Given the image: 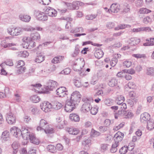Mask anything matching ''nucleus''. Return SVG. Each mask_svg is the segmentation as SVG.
<instances>
[{
	"mask_svg": "<svg viewBox=\"0 0 154 154\" xmlns=\"http://www.w3.org/2000/svg\"><path fill=\"white\" fill-rule=\"evenodd\" d=\"M151 12L150 10L146 8H142L139 9L138 13L140 14H147Z\"/></svg>",
	"mask_w": 154,
	"mask_h": 154,
	"instance_id": "nucleus-33",
	"label": "nucleus"
},
{
	"mask_svg": "<svg viewBox=\"0 0 154 154\" xmlns=\"http://www.w3.org/2000/svg\"><path fill=\"white\" fill-rule=\"evenodd\" d=\"M19 146V143L17 142H14L11 145L13 149H18Z\"/></svg>",
	"mask_w": 154,
	"mask_h": 154,
	"instance_id": "nucleus-59",
	"label": "nucleus"
},
{
	"mask_svg": "<svg viewBox=\"0 0 154 154\" xmlns=\"http://www.w3.org/2000/svg\"><path fill=\"white\" fill-rule=\"evenodd\" d=\"M31 37L32 40H37L38 39V34L37 32L33 33L31 34Z\"/></svg>",
	"mask_w": 154,
	"mask_h": 154,
	"instance_id": "nucleus-51",
	"label": "nucleus"
},
{
	"mask_svg": "<svg viewBox=\"0 0 154 154\" xmlns=\"http://www.w3.org/2000/svg\"><path fill=\"white\" fill-rule=\"evenodd\" d=\"M25 65L24 62L22 60H19L18 61L17 66L18 67H23Z\"/></svg>",
	"mask_w": 154,
	"mask_h": 154,
	"instance_id": "nucleus-64",
	"label": "nucleus"
},
{
	"mask_svg": "<svg viewBox=\"0 0 154 154\" xmlns=\"http://www.w3.org/2000/svg\"><path fill=\"white\" fill-rule=\"evenodd\" d=\"M106 26L108 29H110L113 28L115 26V24L113 22H108L106 24Z\"/></svg>",
	"mask_w": 154,
	"mask_h": 154,
	"instance_id": "nucleus-40",
	"label": "nucleus"
},
{
	"mask_svg": "<svg viewBox=\"0 0 154 154\" xmlns=\"http://www.w3.org/2000/svg\"><path fill=\"white\" fill-rule=\"evenodd\" d=\"M10 131L11 134L16 137H21V135L29 132L28 130L25 128H22L21 130L15 126L11 128Z\"/></svg>",
	"mask_w": 154,
	"mask_h": 154,
	"instance_id": "nucleus-1",
	"label": "nucleus"
},
{
	"mask_svg": "<svg viewBox=\"0 0 154 154\" xmlns=\"http://www.w3.org/2000/svg\"><path fill=\"white\" fill-rule=\"evenodd\" d=\"M128 149L125 146H124L120 149L119 152L121 154H125L128 151Z\"/></svg>",
	"mask_w": 154,
	"mask_h": 154,
	"instance_id": "nucleus-41",
	"label": "nucleus"
},
{
	"mask_svg": "<svg viewBox=\"0 0 154 154\" xmlns=\"http://www.w3.org/2000/svg\"><path fill=\"white\" fill-rule=\"evenodd\" d=\"M64 58L63 56H57L55 57L51 60V62L53 63L56 64L60 63Z\"/></svg>",
	"mask_w": 154,
	"mask_h": 154,
	"instance_id": "nucleus-20",
	"label": "nucleus"
},
{
	"mask_svg": "<svg viewBox=\"0 0 154 154\" xmlns=\"http://www.w3.org/2000/svg\"><path fill=\"white\" fill-rule=\"evenodd\" d=\"M124 134L120 131H118L114 136V140L115 142H118V144H119V142H121L123 139L124 137Z\"/></svg>",
	"mask_w": 154,
	"mask_h": 154,
	"instance_id": "nucleus-12",
	"label": "nucleus"
},
{
	"mask_svg": "<svg viewBox=\"0 0 154 154\" xmlns=\"http://www.w3.org/2000/svg\"><path fill=\"white\" fill-rule=\"evenodd\" d=\"M62 105L61 103L58 102L56 103L55 105H54V108L57 110L60 109L62 107Z\"/></svg>",
	"mask_w": 154,
	"mask_h": 154,
	"instance_id": "nucleus-52",
	"label": "nucleus"
},
{
	"mask_svg": "<svg viewBox=\"0 0 154 154\" xmlns=\"http://www.w3.org/2000/svg\"><path fill=\"white\" fill-rule=\"evenodd\" d=\"M103 53L101 49H97L96 51L95 52L94 54V55L95 57L97 59H100L103 56Z\"/></svg>",
	"mask_w": 154,
	"mask_h": 154,
	"instance_id": "nucleus-21",
	"label": "nucleus"
},
{
	"mask_svg": "<svg viewBox=\"0 0 154 154\" xmlns=\"http://www.w3.org/2000/svg\"><path fill=\"white\" fill-rule=\"evenodd\" d=\"M100 133L97 131L92 128L91 129V136L92 137H96L100 135Z\"/></svg>",
	"mask_w": 154,
	"mask_h": 154,
	"instance_id": "nucleus-34",
	"label": "nucleus"
},
{
	"mask_svg": "<svg viewBox=\"0 0 154 154\" xmlns=\"http://www.w3.org/2000/svg\"><path fill=\"white\" fill-rule=\"evenodd\" d=\"M81 2L75 1L73 2L72 3H67L66 5L69 7V9H78L79 8V6L81 5Z\"/></svg>",
	"mask_w": 154,
	"mask_h": 154,
	"instance_id": "nucleus-10",
	"label": "nucleus"
},
{
	"mask_svg": "<svg viewBox=\"0 0 154 154\" xmlns=\"http://www.w3.org/2000/svg\"><path fill=\"white\" fill-rule=\"evenodd\" d=\"M146 74L147 75H154V69L152 67L147 68Z\"/></svg>",
	"mask_w": 154,
	"mask_h": 154,
	"instance_id": "nucleus-42",
	"label": "nucleus"
},
{
	"mask_svg": "<svg viewBox=\"0 0 154 154\" xmlns=\"http://www.w3.org/2000/svg\"><path fill=\"white\" fill-rule=\"evenodd\" d=\"M98 129L100 132H104L107 130V127L106 126H100Z\"/></svg>",
	"mask_w": 154,
	"mask_h": 154,
	"instance_id": "nucleus-58",
	"label": "nucleus"
},
{
	"mask_svg": "<svg viewBox=\"0 0 154 154\" xmlns=\"http://www.w3.org/2000/svg\"><path fill=\"white\" fill-rule=\"evenodd\" d=\"M127 85L129 88L133 89L135 88L136 85L134 82H130Z\"/></svg>",
	"mask_w": 154,
	"mask_h": 154,
	"instance_id": "nucleus-47",
	"label": "nucleus"
},
{
	"mask_svg": "<svg viewBox=\"0 0 154 154\" xmlns=\"http://www.w3.org/2000/svg\"><path fill=\"white\" fill-rule=\"evenodd\" d=\"M74 83L75 86L77 87L80 88L82 86L81 81L79 80H75L74 81Z\"/></svg>",
	"mask_w": 154,
	"mask_h": 154,
	"instance_id": "nucleus-46",
	"label": "nucleus"
},
{
	"mask_svg": "<svg viewBox=\"0 0 154 154\" xmlns=\"http://www.w3.org/2000/svg\"><path fill=\"white\" fill-rule=\"evenodd\" d=\"M55 148H56V149H57L59 151H61L63 149V147L61 144L58 143L56 145Z\"/></svg>",
	"mask_w": 154,
	"mask_h": 154,
	"instance_id": "nucleus-63",
	"label": "nucleus"
},
{
	"mask_svg": "<svg viewBox=\"0 0 154 154\" xmlns=\"http://www.w3.org/2000/svg\"><path fill=\"white\" fill-rule=\"evenodd\" d=\"M42 85L41 84L39 83V94L48 93L49 92V91L46 88V86L41 88Z\"/></svg>",
	"mask_w": 154,
	"mask_h": 154,
	"instance_id": "nucleus-28",
	"label": "nucleus"
},
{
	"mask_svg": "<svg viewBox=\"0 0 154 154\" xmlns=\"http://www.w3.org/2000/svg\"><path fill=\"white\" fill-rule=\"evenodd\" d=\"M125 100V97L122 95L118 96L116 99V102L119 105L122 104Z\"/></svg>",
	"mask_w": 154,
	"mask_h": 154,
	"instance_id": "nucleus-26",
	"label": "nucleus"
},
{
	"mask_svg": "<svg viewBox=\"0 0 154 154\" xmlns=\"http://www.w3.org/2000/svg\"><path fill=\"white\" fill-rule=\"evenodd\" d=\"M56 94L59 97H64L65 95H67L68 91L66 88L64 87H61L58 88L56 91Z\"/></svg>",
	"mask_w": 154,
	"mask_h": 154,
	"instance_id": "nucleus-6",
	"label": "nucleus"
},
{
	"mask_svg": "<svg viewBox=\"0 0 154 154\" xmlns=\"http://www.w3.org/2000/svg\"><path fill=\"white\" fill-rule=\"evenodd\" d=\"M44 131L46 134H52L54 132V130L52 128H50L49 129H47V128H46V129H45V130H44Z\"/></svg>",
	"mask_w": 154,
	"mask_h": 154,
	"instance_id": "nucleus-57",
	"label": "nucleus"
},
{
	"mask_svg": "<svg viewBox=\"0 0 154 154\" xmlns=\"http://www.w3.org/2000/svg\"><path fill=\"white\" fill-rule=\"evenodd\" d=\"M134 101L135 102H136L137 100L135 99H134L133 100L129 99L127 100V103L131 107H132L134 105Z\"/></svg>",
	"mask_w": 154,
	"mask_h": 154,
	"instance_id": "nucleus-50",
	"label": "nucleus"
},
{
	"mask_svg": "<svg viewBox=\"0 0 154 154\" xmlns=\"http://www.w3.org/2000/svg\"><path fill=\"white\" fill-rule=\"evenodd\" d=\"M79 47L78 45H76L75 51L72 54V56L73 57H76L80 52L79 50Z\"/></svg>",
	"mask_w": 154,
	"mask_h": 154,
	"instance_id": "nucleus-35",
	"label": "nucleus"
},
{
	"mask_svg": "<svg viewBox=\"0 0 154 154\" xmlns=\"http://www.w3.org/2000/svg\"><path fill=\"white\" fill-rule=\"evenodd\" d=\"M84 29L82 27H79L76 28L74 30H72L71 32V33H76L77 32H83Z\"/></svg>",
	"mask_w": 154,
	"mask_h": 154,
	"instance_id": "nucleus-38",
	"label": "nucleus"
},
{
	"mask_svg": "<svg viewBox=\"0 0 154 154\" xmlns=\"http://www.w3.org/2000/svg\"><path fill=\"white\" fill-rule=\"evenodd\" d=\"M8 33H10L11 35L17 36L21 34L22 33L21 29L20 27H16L12 28L11 29V32L8 31Z\"/></svg>",
	"mask_w": 154,
	"mask_h": 154,
	"instance_id": "nucleus-13",
	"label": "nucleus"
},
{
	"mask_svg": "<svg viewBox=\"0 0 154 154\" xmlns=\"http://www.w3.org/2000/svg\"><path fill=\"white\" fill-rule=\"evenodd\" d=\"M91 113L95 115L97 112V109L96 107H91L90 109Z\"/></svg>",
	"mask_w": 154,
	"mask_h": 154,
	"instance_id": "nucleus-54",
	"label": "nucleus"
},
{
	"mask_svg": "<svg viewBox=\"0 0 154 154\" xmlns=\"http://www.w3.org/2000/svg\"><path fill=\"white\" fill-rule=\"evenodd\" d=\"M71 71V69L69 68H67L61 71V72L62 74H63L65 75H68L70 73Z\"/></svg>",
	"mask_w": 154,
	"mask_h": 154,
	"instance_id": "nucleus-53",
	"label": "nucleus"
},
{
	"mask_svg": "<svg viewBox=\"0 0 154 154\" xmlns=\"http://www.w3.org/2000/svg\"><path fill=\"white\" fill-rule=\"evenodd\" d=\"M48 124L47 122L44 119H42L39 123V129L41 130H45Z\"/></svg>",
	"mask_w": 154,
	"mask_h": 154,
	"instance_id": "nucleus-18",
	"label": "nucleus"
},
{
	"mask_svg": "<svg viewBox=\"0 0 154 154\" xmlns=\"http://www.w3.org/2000/svg\"><path fill=\"white\" fill-rule=\"evenodd\" d=\"M46 88L49 91L55 90L58 85V83L55 81L50 80L48 82Z\"/></svg>",
	"mask_w": 154,
	"mask_h": 154,
	"instance_id": "nucleus-9",
	"label": "nucleus"
},
{
	"mask_svg": "<svg viewBox=\"0 0 154 154\" xmlns=\"http://www.w3.org/2000/svg\"><path fill=\"white\" fill-rule=\"evenodd\" d=\"M131 64L132 63L131 62L129 61H125L123 63V65L128 68L131 66Z\"/></svg>",
	"mask_w": 154,
	"mask_h": 154,
	"instance_id": "nucleus-62",
	"label": "nucleus"
},
{
	"mask_svg": "<svg viewBox=\"0 0 154 154\" xmlns=\"http://www.w3.org/2000/svg\"><path fill=\"white\" fill-rule=\"evenodd\" d=\"M31 100L34 103H37L38 101V97L37 95H34L30 98Z\"/></svg>",
	"mask_w": 154,
	"mask_h": 154,
	"instance_id": "nucleus-48",
	"label": "nucleus"
},
{
	"mask_svg": "<svg viewBox=\"0 0 154 154\" xmlns=\"http://www.w3.org/2000/svg\"><path fill=\"white\" fill-rule=\"evenodd\" d=\"M123 118L126 119L131 118L133 116V113L128 111H124L123 112Z\"/></svg>",
	"mask_w": 154,
	"mask_h": 154,
	"instance_id": "nucleus-29",
	"label": "nucleus"
},
{
	"mask_svg": "<svg viewBox=\"0 0 154 154\" xmlns=\"http://www.w3.org/2000/svg\"><path fill=\"white\" fill-rule=\"evenodd\" d=\"M124 110H119L117 112L115 113L114 116L115 119H117L119 116H121L123 117V112Z\"/></svg>",
	"mask_w": 154,
	"mask_h": 154,
	"instance_id": "nucleus-37",
	"label": "nucleus"
},
{
	"mask_svg": "<svg viewBox=\"0 0 154 154\" xmlns=\"http://www.w3.org/2000/svg\"><path fill=\"white\" fill-rule=\"evenodd\" d=\"M56 121L58 124V125L57 126V128L59 129L63 128L64 121L62 120L61 118L60 117H58L56 118Z\"/></svg>",
	"mask_w": 154,
	"mask_h": 154,
	"instance_id": "nucleus-25",
	"label": "nucleus"
},
{
	"mask_svg": "<svg viewBox=\"0 0 154 154\" xmlns=\"http://www.w3.org/2000/svg\"><path fill=\"white\" fill-rule=\"evenodd\" d=\"M91 107L90 103L89 102H85L82 105V111L86 112L90 110Z\"/></svg>",
	"mask_w": 154,
	"mask_h": 154,
	"instance_id": "nucleus-19",
	"label": "nucleus"
},
{
	"mask_svg": "<svg viewBox=\"0 0 154 154\" xmlns=\"http://www.w3.org/2000/svg\"><path fill=\"white\" fill-rule=\"evenodd\" d=\"M66 130L69 134L72 135H77L79 133V131L77 129L72 127H67Z\"/></svg>",
	"mask_w": 154,
	"mask_h": 154,
	"instance_id": "nucleus-17",
	"label": "nucleus"
},
{
	"mask_svg": "<svg viewBox=\"0 0 154 154\" xmlns=\"http://www.w3.org/2000/svg\"><path fill=\"white\" fill-rule=\"evenodd\" d=\"M115 142L112 146L111 148L110 149V152L112 153H115L116 152L117 150V147L118 146L119 144H118V142Z\"/></svg>",
	"mask_w": 154,
	"mask_h": 154,
	"instance_id": "nucleus-30",
	"label": "nucleus"
},
{
	"mask_svg": "<svg viewBox=\"0 0 154 154\" xmlns=\"http://www.w3.org/2000/svg\"><path fill=\"white\" fill-rule=\"evenodd\" d=\"M104 103L106 105L108 106H111L112 104V101L109 99H105Z\"/></svg>",
	"mask_w": 154,
	"mask_h": 154,
	"instance_id": "nucleus-61",
	"label": "nucleus"
},
{
	"mask_svg": "<svg viewBox=\"0 0 154 154\" xmlns=\"http://www.w3.org/2000/svg\"><path fill=\"white\" fill-rule=\"evenodd\" d=\"M14 99L17 102L20 101L21 100V98L20 95L18 94H15L14 95Z\"/></svg>",
	"mask_w": 154,
	"mask_h": 154,
	"instance_id": "nucleus-60",
	"label": "nucleus"
},
{
	"mask_svg": "<svg viewBox=\"0 0 154 154\" xmlns=\"http://www.w3.org/2000/svg\"><path fill=\"white\" fill-rule=\"evenodd\" d=\"M21 136L24 140L29 139L31 143L36 145L38 144V140L36 139L35 134L33 133L30 134L29 132L21 135Z\"/></svg>",
	"mask_w": 154,
	"mask_h": 154,
	"instance_id": "nucleus-4",
	"label": "nucleus"
},
{
	"mask_svg": "<svg viewBox=\"0 0 154 154\" xmlns=\"http://www.w3.org/2000/svg\"><path fill=\"white\" fill-rule=\"evenodd\" d=\"M19 18L21 20L26 22H28L30 21L31 17L29 15L20 14L19 15Z\"/></svg>",
	"mask_w": 154,
	"mask_h": 154,
	"instance_id": "nucleus-24",
	"label": "nucleus"
},
{
	"mask_svg": "<svg viewBox=\"0 0 154 154\" xmlns=\"http://www.w3.org/2000/svg\"><path fill=\"white\" fill-rule=\"evenodd\" d=\"M29 88L35 92L38 93V91L37 90L38 89V83L31 85L29 86Z\"/></svg>",
	"mask_w": 154,
	"mask_h": 154,
	"instance_id": "nucleus-32",
	"label": "nucleus"
},
{
	"mask_svg": "<svg viewBox=\"0 0 154 154\" xmlns=\"http://www.w3.org/2000/svg\"><path fill=\"white\" fill-rule=\"evenodd\" d=\"M132 56L133 57L136 58H146V56L145 54H133Z\"/></svg>",
	"mask_w": 154,
	"mask_h": 154,
	"instance_id": "nucleus-45",
	"label": "nucleus"
},
{
	"mask_svg": "<svg viewBox=\"0 0 154 154\" xmlns=\"http://www.w3.org/2000/svg\"><path fill=\"white\" fill-rule=\"evenodd\" d=\"M10 133L8 130L4 131L2 134L1 138L3 141H7L9 140Z\"/></svg>",
	"mask_w": 154,
	"mask_h": 154,
	"instance_id": "nucleus-16",
	"label": "nucleus"
},
{
	"mask_svg": "<svg viewBox=\"0 0 154 154\" xmlns=\"http://www.w3.org/2000/svg\"><path fill=\"white\" fill-rule=\"evenodd\" d=\"M91 142V141L90 139H87L83 141L82 142V144L83 146H88Z\"/></svg>",
	"mask_w": 154,
	"mask_h": 154,
	"instance_id": "nucleus-56",
	"label": "nucleus"
},
{
	"mask_svg": "<svg viewBox=\"0 0 154 154\" xmlns=\"http://www.w3.org/2000/svg\"><path fill=\"white\" fill-rule=\"evenodd\" d=\"M69 118L72 121L75 122H79L80 120L79 116L75 113L70 114L69 115Z\"/></svg>",
	"mask_w": 154,
	"mask_h": 154,
	"instance_id": "nucleus-23",
	"label": "nucleus"
},
{
	"mask_svg": "<svg viewBox=\"0 0 154 154\" xmlns=\"http://www.w3.org/2000/svg\"><path fill=\"white\" fill-rule=\"evenodd\" d=\"M76 105L70 100L67 101L65 106V110L67 112H70L75 108Z\"/></svg>",
	"mask_w": 154,
	"mask_h": 154,
	"instance_id": "nucleus-7",
	"label": "nucleus"
},
{
	"mask_svg": "<svg viewBox=\"0 0 154 154\" xmlns=\"http://www.w3.org/2000/svg\"><path fill=\"white\" fill-rule=\"evenodd\" d=\"M6 118L7 122L10 125H14L16 122V116L10 111L6 113Z\"/></svg>",
	"mask_w": 154,
	"mask_h": 154,
	"instance_id": "nucleus-5",
	"label": "nucleus"
},
{
	"mask_svg": "<svg viewBox=\"0 0 154 154\" xmlns=\"http://www.w3.org/2000/svg\"><path fill=\"white\" fill-rule=\"evenodd\" d=\"M152 21V19L149 16H147L143 18V22L146 24L151 23Z\"/></svg>",
	"mask_w": 154,
	"mask_h": 154,
	"instance_id": "nucleus-44",
	"label": "nucleus"
},
{
	"mask_svg": "<svg viewBox=\"0 0 154 154\" xmlns=\"http://www.w3.org/2000/svg\"><path fill=\"white\" fill-rule=\"evenodd\" d=\"M40 8L41 10L45 12L46 14H48L49 16L55 17L57 15V11L52 8L45 6L42 7V5H41Z\"/></svg>",
	"mask_w": 154,
	"mask_h": 154,
	"instance_id": "nucleus-2",
	"label": "nucleus"
},
{
	"mask_svg": "<svg viewBox=\"0 0 154 154\" xmlns=\"http://www.w3.org/2000/svg\"><path fill=\"white\" fill-rule=\"evenodd\" d=\"M150 115L147 112H145L141 114L140 117L141 122L143 123H146L150 120Z\"/></svg>",
	"mask_w": 154,
	"mask_h": 154,
	"instance_id": "nucleus-11",
	"label": "nucleus"
},
{
	"mask_svg": "<svg viewBox=\"0 0 154 154\" xmlns=\"http://www.w3.org/2000/svg\"><path fill=\"white\" fill-rule=\"evenodd\" d=\"M17 68L18 69L17 70V73L18 74H20L24 72L26 69L25 67H17Z\"/></svg>",
	"mask_w": 154,
	"mask_h": 154,
	"instance_id": "nucleus-49",
	"label": "nucleus"
},
{
	"mask_svg": "<svg viewBox=\"0 0 154 154\" xmlns=\"http://www.w3.org/2000/svg\"><path fill=\"white\" fill-rule=\"evenodd\" d=\"M48 19V17L43 12L42 13H39V20L42 21H46Z\"/></svg>",
	"mask_w": 154,
	"mask_h": 154,
	"instance_id": "nucleus-31",
	"label": "nucleus"
},
{
	"mask_svg": "<svg viewBox=\"0 0 154 154\" xmlns=\"http://www.w3.org/2000/svg\"><path fill=\"white\" fill-rule=\"evenodd\" d=\"M47 149L49 152L52 153L54 152L56 150L55 146L52 145H48L47 147Z\"/></svg>",
	"mask_w": 154,
	"mask_h": 154,
	"instance_id": "nucleus-36",
	"label": "nucleus"
},
{
	"mask_svg": "<svg viewBox=\"0 0 154 154\" xmlns=\"http://www.w3.org/2000/svg\"><path fill=\"white\" fill-rule=\"evenodd\" d=\"M41 109L45 112L50 111V109L52 107L51 104L49 102H44L40 105Z\"/></svg>",
	"mask_w": 154,
	"mask_h": 154,
	"instance_id": "nucleus-8",
	"label": "nucleus"
},
{
	"mask_svg": "<svg viewBox=\"0 0 154 154\" xmlns=\"http://www.w3.org/2000/svg\"><path fill=\"white\" fill-rule=\"evenodd\" d=\"M82 96L78 91L73 92L70 97V101L76 105H78L80 102Z\"/></svg>",
	"mask_w": 154,
	"mask_h": 154,
	"instance_id": "nucleus-3",
	"label": "nucleus"
},
{
	"mask_svg": "<svg viewBox=\"0 0 154 154\" xmlns=\"http://www.w3.org/2000/svg\"><path fill=\"white\" fill-rule=\"evenodd\" d=\"M147 122V129L151 130L154 128V122L153 120L150 119Z\"/></svg>",
	"mask_w": 154,
	"mask_h": 154,
	"instance_id": "nucleus-27",
	"label": "nucleus"
},
{
	"mask_svg": "<svg viewBox=\"0 0 154 154\" xmlns=\"http://www.w3.org/2000/svg\"><path fill=\"white\" fill-rule=\"evenodd\" d=\"M108 145L106 144H102L101 145V151L102 152H104L107 150L108 149Z\"/></svg>",
	"mask_w": 154,
	"mask_h": 154,
	"instance_id": "nucleus-43",
	"label": "nucleus"
},
{
	"mask_svg": "<svg viewBox=\"0 0 154 154\" xmlns=\"http://www.w3.org/2000/svg\"><path fill=\"white\" fill-rule=\"evenodd\" d=\"M120 10V6L116 3L112 4L110 6V11L112 13H117Z\"/></svg>",
	"mask_w": 154,
	"mask_h": 154,
	"instance_id": "nucleus-14",
	"label": "nucleus"
},
{
	"mask_svg": "<svg viewBox=\"0 0 154 154\" xmlns=\"http://www.w3.org/2000/svg\"><path fill=\"white\" fill-rule=\"evenodd\" d=\"M140 41V39L136 37H133L130 38L128 42L131 45L134 46L138 44Z\"/></svg>",
	"mask_w": 154,
	"mask_h": 154,
	"instance_id": "nucleus-15",
	"label": "nucleus"
},
{
	"mask_svg": "<svg viewBox=\"0 0 154 154\" xmlns=\"http://www.w3.org/2000/svg\"><path fill=\"white\" fill-rule=\"evenodd\" d=\"M118 84V80L115 78H112L110 79L108 82V85L111 87L116 86Z\"/></svg>",
	"mask_w": 154,
	"mask_h": 154,
	"instance_id": "nucleus-22",
	"label": "nucleus"
},
{
	"mask_svg": "<svg viewBox=\"0 0 154 154\" xmlns=\"http://www.w3.org/2000/svg\"><path fill=\"white\" fill-rule=\"evenodd\" d=\"M116 57V56L115 57H113L110 61V65L112 66H114L117 64L118 62V60Z\"/></svg>",
	"mask_w": 154,
	"mask_h": 154,
	"instance_id": "nucleus-39",
	"label": "nucleus"
},
{
	"mask_svg": "<svg viewBox=\"0 0 154 154\" xmlns=\"http://www.w3.org/2000/svg\"><path fill=\"white\" fill-rule=\"evenodd\" d=\"M97 15L95 14H91L86 16V18L88 20H92L96 18Z\"/></svg>",
	"mask_w": 154,
	"mask_h": 154,
	"instance_id": "nucleus-55",
	"label": "nucleus"
}]
</instances>
